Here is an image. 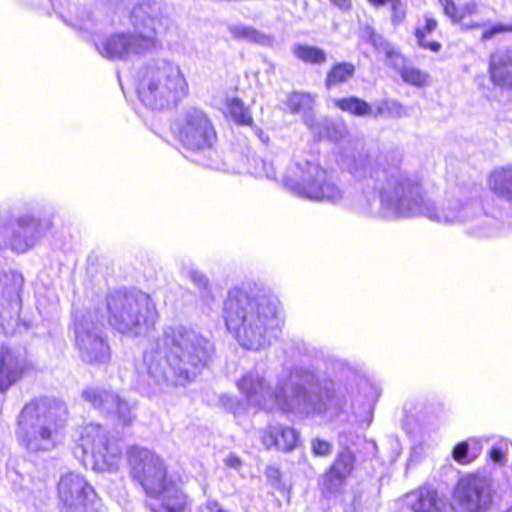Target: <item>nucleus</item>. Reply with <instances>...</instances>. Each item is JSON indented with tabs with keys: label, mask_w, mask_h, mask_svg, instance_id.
Returning <instances> with one entry per match:
<instances>
[{
	"label": "nucleus",
	"mask_w": 512,
	"mask_h": 512,
	"mask_svg": "<svg viewBox=\"0 0 512 512\" xmlns=\"http://www.w3.org/2000/svg\"><path fill=\"white\" fill-rule=\"evenodd\" d=\"M223 318L227 330L246 349L259 348L268 335L276 334L283 326L277 300L252 296L242 290L228 294Z\"/></svg>",
	"instance_id": "obj_1"
},
{
	"label": "nucleus",
	"mask_w": 512,
	"mask_h": 512,
	"mask_svg": "<svg viewBox=\"0 0 512 512\" xmlns=\"http://www.w3.org/2000/svg\"><path fill=\"white\" fill-rule=\"evenodd\" d=\"M127 458L132 481L149 498L159 501V507L153 512H186L190 509L189 495L180 480L169 473L166 461L159 454L145 447L132 446L127 451Z\"/></svg>",
	"instance_id": "obj_2"
},
{
	"label": "nucleus",
	"mask_w": 512,
	"mask_h": 512,
	"mask_svg": "<svg viewBox=\"0 0 512 512\" xmlns=\"http://www.w3.org/2000/svg\"><path fill=\"white\" fill-rule=\"evenodd\" d=\"M62 403L46 396L30 399L17 416V440L29 452H47L57 446L66 426Z\"/></svg>",
	"instance_id": "obj_3"
},
{
	"label": "nucleus",
	"mask_w": 512,
	"mask_h": 512,
	"mask_svg": "<svg viewBox=\"0 0 512 512\" xmlns=\"http://www.w3.org/2000/svg\"><path fill=\"white\" fill-rule=\"evenodd\" d=\"M108 322L121 333H138L141 327L153 328L158 318L150 296L141 291L118 290L106 297Z\"/></svg>",
	"instance_id": "obj_4"
},
{
	"label": "nucleus",
	"mask_w": 512,
	"mask_h": 512,
	"mask_svg": "<svg viewBox=\"0 0 512 512\" xmlns=\"http://www.w3.org/2000/svg\"><path fill=\"white\" fill-rule=\"evenodd\" d=\"M175 141L190 153L212 151L218 144V132L211 116L199 107L186 110L172 129Z\"/></svg>",
	"instance_id": "obj_5"
},
{
	"label": "nucleus",
	"mask_w": 512,
	"mask_h": 512,
	"mask_svg": "<svg viewBox=\"0 0 512 512\" xmlns=\"http://www.w3.org/2000/svg\"><path fill=\"white\" fill-rule=\"evenodd\" d=\"M297 170V180L284 179V184L297 194L313 200L334 201L341 197L339 188L329 179L327 170L318 163L300 162Z\"/></svg>",
	"instance_id": "obj_6"
},
{
	"label": "nucleus",
	"mask_w": 512,
	"mask_h": 512,
	"mask_svg": "<svg viewBox=\"0 0 512 512\" xmlns=\"http://www.w3.org/2000/svg\"><path fill=\"white\" fill-rule=\"evenodd\" d=\"M453 500L465 512L487 510L492 504V488L489 480L475 473L460 477L453 490Z\"/></svg>",
	"instance_id": "obj_7"
},
{
	"label": "nucleus",
	"mask_w": 512,
	"mask_h": 512,
	"mask_svg": "<svg viewBox=\"0 0 512 512\" xmlns=\"http://www.w3.org/2000/svg\"><path fill=\"white\" fill-rule=\"evenodd\" d=\"M57 494L62 512H100L96 501L90 498L93 488L83 477L72 473L62 476Z\"/></svg>",
	"instance_id": "obj_8"
},
{
	"label": "nucleus",
	"mask_w": 512,
	"mask_h": 512,
	"mask_svg": "<svg viewBox=\"0 0 512 512\" xmlns=\"http://www.w3.org/2000/svg\"><path fill=\"white\" fill-rule=\"evenodd\" d=\"M79 443L84 456L91 458L95 470L109 471L115 467L120 451L99 426L84 428Z\"/></svg>",
	"instance_id": "obj_9"
},
{
	"label": "nucleus",
	"mask_w": 512,
	"mask_h": 512,
	"mask_svg": "<svg viewBox=\"0 0 512 512\" xmlns=\"http://www.w3.org/2000/svg\"><path fill=\"white\" fill-rule=\"evenodd\" d=\"M356 464L355 454L348 448L337 453L333 462L322 474L319 483L320 498L326 503L335 501L342 494V487L351 477Z\"/></svg>",
	"instance_id": "obj_10"
},
{
	"label": "nucleus",
	"mask_w": 512,
	"mask_h": 512,
	"mask_svg": "<svg viewBox=\"0 0 512 512\" xmlns=\"http://www.w3.org/2000/svg\"><path fill=\"white\" fill-rule=\"evenodd\" d=\"M155 39L143 35H129L118 33L110 35L96 43L98 52L110 60L125 59L130 52H140L155 46Z\"/></svg>",
	"instance_id": "obj_11"
},
{
	"label": "nucleus",
	"mask_w": 512,
	"mask_h": 512,
	"mask_svg": "<svg viewBox=\"0 0 512 512\" xmlns=\"http://www.w3.org/2000/svg\"><path fill=\"white\" fill-rule=\"evenodd\" d=\"M81 396L94 409L105 410L115 415L123 426L132 424L131 409L119 395L108 390L88 387L82 391Z\"/></svg>",
	"instance_id": "obj_12"
},
{
	"label": "nucleus",
	"mask_w": 512,
	"mask_h": 512,
	"mask_svg": "<svg viewBox=\"0 0 512 512\" xmlns=\"http://www.w3.org/2000/svg\"><path fill=\"white\" fill-rule=\"evenodd\" d=\"M153 78L154 81L147 86V89L151 92L161 91L175 101L188 95V84L177 66L165 64L158 67L153 74Z\"/></svg>",
	"instance_id": "obj_13"
},
{
	"label": "nucleus",
	"mask_w": 512,
	"mask_h": 512,
	"mask_svg": "<svg viewBox=\"0 0 512 512\" xmlns=\"http://www.w3.org/2000/svg\"><path fill=\"white\" fill-rule=\"evenodd\" d=\"M260 441L266 450L290 453L301 444L299 432L287 425L275 424L265 427L260 434Z\"/></svg>",
	"instance_id": "obj_14"
},
{
	"label": "nucleus",
	"mask_w": 512,
	"mask_h": 512,
	"mask_svg": "<svg viewBox=\"0 0 512 512\" xmlns=\"http://www.w3.org/2000/svg\"><path fill=\"white\" fill-rule=\"evenodd\" d=\"M28 364H19L13 356V352L7 345L0 347V391L6 392L16 383L27 371Z\"/></svg>",
	"instance_id": "obj_15"
},
{
	"label": "nucleus",
	"mask_w": 512,
	"mask_h": 512,
	"mask_svg": "<svg viewBox=\"0 0 512 512\" xmlns=\"http://www.w3.org/2000/svg\"><path fill=\"white\" fill-rule=\"evenodd\" d=\"M444 14L454 24H459L464 30H475L480 28L479 22L470 21L478 13L476 2H466L458 6L453 0H439Z\"/></svg>",
	"instance_id": "obj_16"
},
{
	"label": "nucleus",
	"mask_w": 512,
	"mask_h": 512,
	"mask_svg": "<svg viewBox=\"0 0 512 512\" xmlns=\"http://www.w3.org/2000/svg\"><path fill=\"white\" fill-rule=\"evenodd\" d=\"M40 222L33 217H20L12 232L10 247L16 253H24L34 245L33 237L39 230Z\"/></svg>",
	"instance_id": "obj_17"
},
{
	"label": "nucleus",
	"mask_w": 512,
	"mask_h": 512,
	"mask_svg": "<svg viewBox=\"0 0 512 512\" xmlns=\"http://www.w3.org/2000/svg\"><path fill=\"white\" fill-rule=\"evenodd\" d=\"M488 73L494 86L512 91V56L509 54L492 55Z\"/></svg>",
	"instance_id": "obj_18"
},
{
	"label": "nucleus",
	"mask_w": 512,
	"mask_h": 512,
	"mask_svg": "<svg viewBox=\"0 0 512 512\" xmlns=\"http://www.w3.org/2000/svg\"><path fill=\"white\" fill-rule=\"evenodd\" d=\"M408 496L413 498L410 504L413 512H440L442 500L436 489L422 486Z\"/></svg>",
	"instance_id": "obj_19"
},
{
	"label": "nucleus",
	"mask_w": 512,
	"mask_h": 512,
	"mask_svg": "<svg viewBox=\"0 0 512 512\" xmlns=\"http://www.w3.org/2000/svg\"><path fill=\"white\" fill-rule=\"evenodd\" d=\"M488 185L496 195L512 202V165L495 168L488 176Z\"/></svg>",
	"instance_id": "obj_20"
},
{
	"label": "nucleus",
	"mask_w": 512,
	"mask_h": 512,
	"mask_svg": "<svg viewBox=\"0 0 512 512\" xmlns=\"http://www.w3.org/2000/svg\"><path fill=\"white\" fill-rule=\"evenodd\" d=\"M356 73V67L348 61L334 62L326 72L324 86L327 90L351 81Z\"/></svg>",
	"instance_id": "obj_21"
},
{
	"label": "nucleus",
	"mask_w": 512,
	"mask_h": 512,
	"mask_svg": "<svg viewBox=\"0 0 512 512\" xmlns=\"http://www.w3.org/2000/svg\"><path fill=\"white\" fill-rule=\"evenodd\" d=\"M225 117L230 118L238 126H253L254 119L250 109L245 106L243 101L237 97L231 98L226 102Z\"/></svg>",
	"instance_id": "obj_22"
},
{
	"label": "nucleus",
	"mask_w": 512,
	"mask_h": 512,
	"mask_svg": "<svg viewBox=\"0 0 512 512\" xmlns=\"http://www.w3.org/2000/svg\"><path fill=\"white\" fill-rule=\"evenodd\" d=\"M394 193L399 204H401L405 199H410L414 205L419 202H423L419 182L407 177H401L396 180L394 184Z\"/></svg>",
	"instance_id": "obj_23"
},
{
	"label": "nucleus",
	"mask_w": 512,
	"mask_h": 512,
	"mask_svg": "<svg viewBox=\"0 0 512 512\" xmlns=\"http://www.w3.org/2000/svg\"><path fill=\"white\" fill-rule=\"evenodd\" d=\"M293 55L308 65L322 66L327 62V53L318 46L308 44H296L292 48Z\"/></svg>",
	"instance_id": "obj_24"
},
{
	"label": "nucleus",
	"mask_w": 512,
	"mask_h": 512,
	"mask_svg": "<svg viewBox=\"0 0 512 512\" xmlns=\"http://www.w3.org/2000/svg\"><path fill=\"white\" fill-rule=\"evenodd\" d=\"M334 106L355 117L368 116L372 114V106L362 98L347 96L334 100Z\"/></svg>",
	"instance_id": "obj_25"
},
{
	"label": "nucleus",
	"mask_w": 512,
	"mask_h": 512,
	"mask_svg": "<svg viewBox=\"0 0 512 512\" xmlns=\"http://www.w3.org/2000/svg\"><path fill=\"white\" fill-rule=\"evenodd\" d=\"M438 27V21L432 16H425V23L422 27H417L414 31V35L417 40V44L424 49H428L432 52H438L442 45L438 41H426V36L433 33Z\"/></svg>",
	"instance_id": "obj_26"
},
{
	"label": "nucleus",
	"mask_w": 512,
	"mask_h": 512,
	"mask_svg": "<svg viewBox=\"0 0 512 512\" xmlns=\"http://www.w3.org/2000/svg\"><path fill=\"white\" fill-rule=\"evenodd\" d=\"M314 101L309 92L293 91L287 96L286 106L292 114L305 113L312 110Z\"/></svg>",
	"instance_id": "obj_27"
},
{
	"label": "nucleus",
	"mask_w": 512,
	"mask_h": 512,
	"mask_svg": "<svg viewBox=\"0 0 512 512\" xmlns=\"http://www.w3.org/2000/svg\"><path fill=\"white\" fill-rule=\"evenodd\" d=\"M399 75L404 83L415 88H424L431 83L430 74L415 66H403Z\"/></svg>",
	"instance_id": "obj_28"
},
{
	"label": "nucleus",
	"mask_w": 512,
	"mask_h": 512,
	"mask_svg": "<svg viewBox=\"0 0 512 512\" xmlns=\"http://www.w3.org/2000/svg\"><path fill=\"white\" fill-rule=\"evenodd\" d=\"M191 344L188 333L184 329H173L165 335V345L171 352L183 351Z\"/></svg>",
	"instance_id": "obj_29"
},
{
	"label": "nucleus",
	"mask_w": 512,
	"mask_h": 512,
	"mask_svg": "<svg viewBox=\"0 0 512 512\" xmlns=\"http://www.w3.org/2000/svg\"><path fill=\"white\" fill-rule=\"evenodd\" d=\"M263 378L254 376L252 374H246L238 381L239 389L247 396L256 394L260 389L263 388Z\"/></svg>",
	"instance_id": "obj_30"
},
{
	"label": "nucleus",
	"mask_w": 512,
	"mask_h": 512,
	"mask_svg": "<svg viewBox=\"0 0 512 512\" xmlns=\"http://www.w3.org/2000/svg\"><path fill=\"white\" fill-rule=\"evenodd\" d=\"M452 457L461 465H468L476 459V455L469 454V445L466 441H461L453 447Z\"/></svg>",
	"instance_id": "obj_31"
},
{
	"label": "nucleus",
	"mask_w": 512,
	"mask_h": 512,
	"mask_svg": "<svg viewBox=\"0 0 512 512\" xmlns=\"http://www.w3.org/2000/svg\"><path fill=\"white\" fill-rule=\"evenodd\" d=\"M230 33L236 40H256L259 37L258 30L247 26L231 27Z\"/></svg>",
	"instance_id": "obj_32"
},
{
	"label": "nucleus",
	"mask_w": 512,
	"mask_h": 512,
	"mask_svg": "<svg viewBox=\"0 0 512 512\" xmlns=\"http://www.w3.org/2000/svg\"><path fill=\"white\" fill-rule=\"evenodd\" d=\"M387 5L391 7V21L393 24L398 25L402 23L406 17V6L403 0H394Z\"/></svg>",
	"instance_id": "obj_33"
},
{
	"label": "nucleus",
	"mask_w": 512,
	"mask_h": 512,
	"mask_svg": "<svg viewBox=\"0 0 512 512\" xmlns=\"http://www.w3.org/2000/svg\"><path fill=\"white\" fill-rule=\"evenodd\" d=\"M311 451L316 457H325L331 454L332 445L324 439L315 438L311 441Z\"/></svg>",
	"instance_id": "obj_34"
},
{
	"label": "nucleus",
	"mask_w": 512,
	"mask_h": 512,
	"mask_svg": "<svg viewBox=\"0 0 512 512\" xmlns=\"http://www.w3.org/2000/svg\"><path fill=\"white\" fill-rule=\"evenodd\" d=\"M508 32H512V24L497 23V24H494V25L488 27L487 29H485L482 32L480 39L482 41H487V40L492 39L494 36H496L498 34L508 33Z\"/></svg>",
	"instance_id": "obj_35"
},
{
	"label": "nucleus",
	"mask_w": 512,
	"mask_h": 512,
	"mask_svg": "<svg viewBox=\"0 0 512 512\" xmlns=\"http://www.w3.org/2000/svg\"><path fill=\"white\" fill-rule=\"evenodd\" d=\"M265 476L267 481L277 487H281L282 483V473L280 469L276 466H267L265 469Z\"/></svg>",
	"instance_id": "obj_36"
},
{
	"label": "nucleus",
	"mask_w": 512,
	"mask_h": 512,
	"mask_svg": "<svg viewBox=\"0 0 512 512\" xmlns=\"http://www.w3.org/2000/svg\"><path fill=\"white\" fill-rule=\"evenodd\" d=\"M198 512H230L217 500H208L199 506Z\"/></svg>",
	"instance_id": "obj_37"
},
{
	"label": "nucleus",
	"mask_w": 512,
	"mask_h": 512,
	"mask_svg": "<svg viewBox=\"0 0 512 512\" xmlns=\"http://www.w3.org/2000/svg\"><path fill=\"white\" fill-rule=\"evenodd\" d=\"M490 458L498 464H502L505 461V453L500 447H492L489 452Z\"/></svg>",
	"instance_id": "obj_38"
},
{
	"label": "nucleus",
	"mask_w": 512,
	"mask_h": 512,
	"mask_svg": "<svg viewBox=\"0 0 512 512\" xmlns=\"http://www.w3.org/2000/svg\"><path fill=\"white\" fill-rule=\"evenodd\" d=\"M225 464L228 467L238 469L242 465V461L239 456L236 454H229L227 458L225 459Z\"/></svg>",
	"instance_id": "obj_39"
},
{
	"label": "nucleus",
	"mask_w": 512,
	"mask_h": 512,
	"mask_svg": "<svg viewBox=\"0 0 512 512\" xmlns=\"http://www.w3.org/2000/svg\"><path fill=\"white\" fill-rule=\"evenodd\" d=\"M263 168L267 178L276 179L277 173L271 162H263Z\"/></svg>",
	"instance_id": "obj_40"
},
{
	"label": "nucleus",
	"mask_w": 512,
	"mask_h": 512,
	"mask_svg": "<svg viewBox=\"0 0 512 512\" xmlns=\"http://www.w3.org/2000/svg\"><path fill=\"white\" fill-rule=\"evenodd\" d=\"M101 346H102V349H103V351L101 353V357L90 356V361H101V360H105L108 357V355H109V353H108V350H109L108 346L104 342H102V341H101Z\"/></svg>",
	"instance_id": "obj_41"
},
{
	"label": "nucleus",
	"mask_w": 512,
	"mask_h": 512,
	"mask_svg": "<svg viewBox=\"0 0 512 512\" xmlns=\"http://www.w3.org/2000/svg\"><path fill=\"white\" fill-rule=\"evenodd\" d=\"M389 110H390L389 102L388 101H384L380 106H378L376 108L374 116L382 115V114H384L385 112H387Z\"/></svg>",
	"instance_id": "obj_42"
},
{
	"label": "nucleus",
	"mask_w": 512,
	"mask_h": 512,
	"mask_svg": "<svg viewBox=\"0 0 512 512\" xmlns=\"http://www.w3.org/2000/svg\"><path fill=\"white\" fill-rule=\"evenodd\" d=\"M334 5L342 8L349 9L351 7V0H330Z\"/></svg>",
	"instance_id": "obj_43"
},
{
	"label": "nucleus",
	"mask_w": 512,
	"mask_h": 512,
	"mask_svg": "<svg viewBox=\"0 0 512 512\" xmlns=\"http://www.w3.org/2000/svg\"><path fill=\"white\" fill-rule=\"evenodd\" d=\"M393 105H394V106H397L398 108H401V107H402V106H401V104H399V103H393Z\"/></svg>",
	"instance_id": "obj_44"
}]
</instances>
